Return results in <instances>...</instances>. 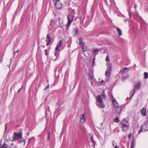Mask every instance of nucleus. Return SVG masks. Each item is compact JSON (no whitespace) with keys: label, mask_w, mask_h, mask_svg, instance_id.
<instances>
[{"label":"nucleus","mask_w":148,"mask_h":148,"mask_svg":"<svg viewBox=\"0 0 148 148\" xmlns=\"http://www.w3.org/2000/svg\"><path fill=\"white\" fill-rule=\"evenodd\" d=\"M91 142L92 143H93V146L94 145H95L96 143L93 140L92 135V136L91 137Z\"/></svg>","instance_id":"393cba45"},{"label":"nucleus","mask_w":148,"mask_h":148,"mask_svg":"<svg viewBox=\"0 0 148 148\" xmlns=\"http://www.w3.org/2000/svg\"><path fill=\"white\" fill-rule=\"evenodd\" d=\"M103 82V79H102L100 82L101 83H102Z\"/></svg>","instance_id":"ea45409f"},{"label":"nucleus","mask_w":148,"mask_h":148,"mask_svg":"<svg viewBox=\"0 0 148 148\" xmlns=\"http://www.w3.org/2000/svg\"><path fill=\"white\" fill-rule=\"evenodd\" d=\"M49 136H50V132H49L48 133V140H49Z\"/></svg>","instance_id":"f704fd0d"},{"label":"nucleus","mask_w":148,"mask_h":148,"mask_svg":"<svg viewBox=\"0 0 148 148\" xmlns=\"http://www.w3.org/2000/svg\"><path fill=\"white\" fill-rule=\"evenodd\" d=\"M136 92L135 90V89H134L133 90H132L130 91V98L131 99L130 100H131L132 98L133 97L135 93Z\"/></svg>","instance_id":"f3484780"},{"label":"nucleus","mask_w":148,"mask_h":148,"mask_svg":"<svg viewBox=\"0 0 148 148\" xmlns=\"http://www.w3.org/2000/svg\"><path fill=\"white\" fill-rule=\"evenodd\" d=\"M112 145L114 146V142H113V143H112Z\"/></svg>","instance_id":"c03bdc74"},{"label":"nucleus","mask_w":148,"mask_h":148,"mask_svg":"<svg viewBox=\"0 0 148 148\" xmlns=\"http://www.w3.org/2000/svg\"><path fill=\"white\" fill-rule=\"evenodd\" d=\"M100 96L101 97H102L103 99H105L106 98V95L105 94L104 91H103L101 93Z\"/></svg>","instance_id":"4be33fe9"},{"label":"nucleus","mask_w":148,"mask_h":148,"mask_svg":"<svg viewBox=\"0 0 148 148\" xmlns=\"http://www.w3.org/2000/svg\"><path fill=\"white\" fill-rule=\"evenodd\" d=\"M91 84L92 85H93V82H92V81H91Z\"/></svg>","instance_id":"79ce46f5"},{"label":"nucleus","mask_w":148,"mask_h":148,"mask_svg":"<svg viewBox=\"0 0 148 148\" xmlns=\"http://www.w3.org/2000/svg\"><path fill=\"white\" fill-rule=\"evenodd\" d=\"M106 65L107 66L106 70V71L108 72L111 73L112 71V64L110 63V62L107 63L106 64Z\"/></svg>","instance_id":"1a4fd4ad"},{"label":"nucleus","mask_w":148,"mask_h":148,"mask_svg":"<svg viewBox=\"0 0 148 148\" xmlns=\"http://www.w3.org/2000/svg\"><path fill=\"white\" fill-rule=\"evenodd\" d=\"M114 148H119V147L117 146H115L114 147Z\"/></svg>","instance_id":"a19ab883"},{"label":"nucleus","mask_w":148,"mask_h":148,"mask_svg":"<svg viewBox=\"0 0 148 148\" xmlns=\"http://www.w3.org/2000/svg\"><path fill=\"white\" fill-rule=\"evenodd\" d=\"M51 38L49 36V34H47V36L46 39V41L47 42L46 45L48 46L50 44L51 41Z\"/></svg>","instance_id":"9b49d317"},{"label":"nucleus","mask_w":148,"mask_h":148,"mask_svg":"<svg viewBox=\"0 0 148 148\" xmlns=\"http://www.w3.org/2000/svg\"><path fill=\"white\" fill-rule=\"evenodd\" d=\"M80 123L82 124H84L86 120V116L84 114H82L80 116Z\"/></svg>","instance_id":"6e6552de"},{"label":"nucleus","mask_w":148,"mask_h":148,"mask_svg":"<svg viewBox=\"0 0 148 148\" xmlns=\"http://www.w3.org/2000/svg\"><path fill=\"white\" fill-rule=\"evenodd\" d=\"M116 30L119 36H121L122 35V31L119 28L116 27Z\"/></svg>","instance_id":"6ab92c4d"},{"label":"nucleus","mask_w":148,"mask_h":148,"mask_svg":"<svg viewBox=\"0 0 148 148\" xmlns=\"http://www.w3.org/2000/svg\"><path fill=\"white\" fill-rule=\"evenodd\" d=\"M131 133H130L129 134L128 136V138H129V139L131 137Z\"/></svg>","instance_id":"e433bc0d"},{"label":"nucleus","mask_w":148,"mask_h":148,"mask_svg":"<svg viewBox=\"0 0 148 148\" xmlns=\"http://www.w3.org/2000/svg\"><path fill=\"white\" fill-rule=\"evenodd\" d=\"M143 130V128H140L138 130V132H139V134H140V133H141Z\"/></svg>","instance_id":"c756f323"},{"label":"nucleus","mask_w":148,"mask_h":148,"mask_svg":"<svg viewBox=\"0 0 148 148\" xmlns=\"http://www.w3.org/2000/svg\"><path fill=\"white\" fill-rule=\"evenodd\" d=\"M114 121L116 123H118L119 121V118L118 117H116L114 119Z\"/></svg>","instance_id":"b1692460"},{"label":"nucleus","mask_w":148,"mask_h":148,"mask_svg":"<svg viewBox=\"0 0 148 148\" xmlns=\"http://www.w3.org/2000/svg\"><path fill=\"white\" fill-rule=\"evenodd\" d=\"M129 69L125 67L120 71V73L122 75V80L127 79L129 76L128 74Z\"/></svg>","instance_id":"f03ea898"},{"label":"nucleus","mask_w":148,"mask_h":148,"mask_svg":"<svg viewBox=\"0 0 148 148\" xmlns=\"http://www.w3.org/2000/svg\"><path fill=\"white\" fill-rule=\"evenodd\" d=\"M79 41V44L81 47L82 49L84 52L86 51L87 50V46L85 45V43L82 41V38H80L78 39Z\"/></svg>","instance_id":"20e7f679"},{"label":"nucleus","mask_w":148,"mask_h":148,"mask_svg":"<svg viewBox=\"0 0 148 148\" xmlns=\"http://www.w3.org/2000/svg\"><path fill=\"white\" fill-rule=\"evenodd\" d=\"M93 78L94 76L92 75H89V77H88V79L89 80H90L91 81H92Z\"/></svg>","instance_id":"a878e982"},{"label":"nucleus","mask_w":148,"mask_h":148,"mask_svg":"<svg viewBox=\"0 0 148 148\" xmlns=\"http://www.w3.org/2000/svg\"><path fill=\"white\" fill-rule=\"evenodd\" d=\"M115 108H116L115 111L116 114H119L121 113L122 110L121 107V106H118Z\"/></svg>","instance_id":"f8f14e48"},{"label":"nucleus","mask_w":148,"mask_h":148,"mask_svg":"<svg viewBox=\"0 0 148 148\" xmlns=\"http://www.w3.org/2000/svg\"><path fill=\"white\" fill-rule=\"evenodd\" d=\"M99 51V49H94L93 51V53H95Z\"/></svg>","instance_id":"c85d7f7f"},{"label":"nucleus","mask_w":148,"mask_h":148,"mask_svg":"<svg viewBox=\"0 0 148 148\" xmlns=\"http://www.w3.org/2000/svg\"><path fill=\"white\" fill-rule=\"evenodd\" d=\"M55 52L54 53V55L55 56H57V55H58V53L57 52L58 51H55Z\"/></svg>","instance_id":"473e14b6"},{"label":"nucleus","mask_w":148,"mask_h":148,"mask_svg":"<svg viewBox=\"0 0 148 148\" xmlns=\"http://www.w3.org/2000/svg\"><path fill=\"white\" fill-rule=\"evenodd\" d=\"M34 137H32L31 139H34Z\"/></svg>","instance_id":"a18cd8bd"},{"label":"nucleus","mask_w":148,"mask_h":148,"mask_svg":"<svg viewBox=\"0 0 148 148\" xmlns=\"http://www.w3.org/2000/svg\"><path fill=\"white\" fill-rule=\"evenodd\" d=\"M56 22L53 19L51 20L49 26H48L49 31H53Z\"/></svg>","instance_id":"423d86ee"},{"label":"nucleus","mask_w":148,"mask_h":148,"mask_svg":"<svg viewBox=\"0 0 148 148\" xmlns=\"http://www.w3.org/2000/svg\"><path fill=\"white\" fill-rule=\"evenodd\" d=\"M49 85H47L45 88H44V90H45L47 89H48L49 88Z\"/></svg>","instance_id":"7c9ffc66"},{"label":"nucleus","mask_w":148,"mask_h":148,"mask_svg":"<svg viewBox=\"0 0 148 148\" xmlns=\"http://www.w3.org/2000/svg\"><path fill=\"white\" fill-rule=\"evenodd\" d=\"M62 45V40L59 41V42L57 44V45L55 48V51H58L59 49V48Z\"/></svg>","instance_id":"9d476101"},{"label":"nucleus","mask_w":148,"mask_h":148,"mask_svg":"<svg viewBox=\"0 0 148 148\" xmlns=\"http://www.w3.org/2000/svg\"><path fill=\"white\" fill-rule=\"evenodd\" d=\"M96 101H97V104L99 108H103L105 107V105L103 103L102 98L101 96L98 95L97 97Z\"/></svg>","instance_id":"7ed1b4c3"},{"label":"nucleus","mask_w":148,"mask_h":148,"mask_svg":"<svg viewBox=\"0 0 148 148\" xmlns=\"http://www.w3.org/2000/svg\"><path fill=\"white\" fill-rule=\"evenodd\" d=\"M141 85V83L140 82H138L135 86L136 88L139 89L140 88Z\"/></svg>","instance_id":"a211bd4d"},{"label":"nucleus","mask_w":148,"mask_h":148,"mask_svg":"<svg viewBox=\"0 0 148 148\" xmlns=\"http://www.w3.org/2000/svg\"><path fill=\"white\" fill-rule=\"evenodd\" d=\"M74 17L72 15H68L67 16L68 22L66 25L67 27H69L73 21Z\"/></svg>","instance_id":"0eeeda50"},{"label":"nucleus","mask_w":148,"mask_h":148,"mask_svg":"<svg viewBox=\"0 0 148 148\" xmlns=\"http://www.w3.org/2000/svg\"><path fill=\"white\" fill-rule=\"evenodd\" d=\"M121 125L122 130L123 132L127 131L128 130L130 123L128 121L124 119L121 122Z\"/></svg>","instance_id":"f257e3e1"},{"label":"nucleus","mask_w":148,"mask_h":148,"mask_svg":"<svg viewBox=\"0 0 148 148\" xmlns=\"http://www.w3.org/2000/svg\"><path fill=\"white\" fill-rule=\"evenodd\" d=\"M144 79H147L148 78V73L146 72H145L144 73Z\"/></svg>","instance_id":"5701e85b"},{"label":"nucleus","mask_w":148,"mask_h":148,"mask_svg":"<svg viewBox=\"0 0 148 148\" xmlns=\"http://www.w3.org/2000/svg\"><path fill=\"white\" fill-rule=\"evenodd\" d=\"M63 101L62 100H59L56 103V106L58 108H59L63 104Z\"/></svg>","instance_id":"dca6fc26"},{"label":"nucleus","mask_w":148,"mask_h":148,"mask_svg":"<svg viewBox=\"0 0 148 148\" xmlns=\"http://www.w3.org/2000/svg\"><path fill=\"white\" fill-rule=\"evenodd\" d=\"M111 74V73L108 72H105V75L107 77L109 78L110 77Z\"/></svg>","instance_id":"aec40b11"},{"label":"nucleus","mask_w":148,"mask_h":148,"mask_svg":"<svg viewBox=\"0 0 148 148\" xmlns=\"http://www.w3.org/2000/svg\"><path fill=\"white\" fill-rule=\"evenodd\" d=\"M22 138V133H16L14 132V135L13 136V139L12 140V141L14 142L17 140Z\"/></svg>","instance_id":"39448f33"},{"label":"nucleus","mask_w":148,"mask_h":148,"mask_svg":"<svg viewBox=\"0 0 148 148\" xmlns=\"http://www.w3.org/2000/svg\"><path fill=\"white\" fill-rule=\"evenodd\" d=\"M45 54L46 55H47L48 54V53L47 52V50L46 49L45 50Z\"/></svg>","instance_id":"72a5a7b5"},{"label":"nucleus","mask_w":148,"mask_h":148,"mask_svg":"<svg viewBox=\"0 0 148 148\" xmlns=\"http://www.w3.org/2000/svg\"><path fill=\"white\" fill-rule=\"evenodd\" d=\"M75 32H76V33H77V30H76V31H75Z\"/></svg>","instance_id":"49530a36"},{"label":"nucleus","mask_w":148,"mask_h":148,"mask_svg":"<svg viewBox=\"0 0 148 148\" xmlns=\"http://www.w3.org/2000/svg\"><path fill=\"white\" fill-rule=\"evenodd\" d=\"M134 137H133L131 143V146L130 148H134Z\"/></svg>","instance_id":"412c9836"},{"label":"nucleus","mask_w":148,"mask_h":148,"mask_svg":"<svg viewBox=\"0 0 148 148\" xmlns=\"http://www.w3.org/2000/svg\"><path fill=\"white\" fill-rule=\"evenodd\" d=\"M22 86L21 88L18 90V93H19L20 92V91L22 89Z\"/></svg>","instance_id":"c9c22d12"},{"label":"nucleus","mask_w":148,"mask_h":148,"mask_svg":"<svg viewBox=\"0 0 148 148\" xmlns=\"http://www.w3.org/2000/svg\"><path fill=\"white\" fill-rule=\"evenodd\" d=\"M55 6L56 8L58 9H60L62 8V4L61 2H56Z\"/></svg>","instance_id":"4468645a"},{"label":"nucleus","mask_w":148,"mask_h":148,"mask_svg":"<svg viewBox=\"0 0 148 148\" xmlns=\"http://www.w3.org/2000/svg\"><path fill=\"white\" fill-rule=\"evenodd\" d=\"M54 1H55L56 2H60L59 1L60 0H53Z\"/></svg>","instance_id":"58836bf2"},{"label":"nucleus","mask_w":148,"mask_h":148,"mask_svg":"<svg viewBox=\"0 0 148 148\" xmlns=\"http://www.w3.org/2000/svg\"><path fill=\"white\" fill-rule=\"evenodd\" d=\"M19 50H17L16 51H14V54L15 55L16 53H18L19 51Z\"/></svg>","instance_id":"2f4dec72"},{"label":"nucleus","mask_w":148,"mask_h":148,"mask_svg":"<svg viewBox=\"0 0 148 148\" xmlns=\"http://www.w3.org/2000/svg\"><path fill=\"white\" fill-rule=\"evenodd\" d=\"M28 140V141H29L28 144H29L30 142V139H29Z\"/></svg>","instance_id":"37998d69"},{"label":"nucleus","mask_w":148,"mask_h":148,"mask_svg":"<svg viewBox=\"0 0 148 148\" xmlns=\"http://www.w3.org/2000/svg\"><path fill=\"white\" fill-rule=\"evenodd\" d=\"M112 102L115 108H116V107L118 106H119V104L117 102L116 100L114 99V98L113 97L112 95Z\"/></svg>","instance_id":"ddd939ff"},{"label":"nucleus","mask_w":148,"mask_h":148,"mask_svg":"<svg viewBox=\"0 0 148 148\" xmlns=\"http://www.w3.org/2000/svg\"><path fill=\"white\" fill-rule=\"evenodd\" d=\"M95 58H94L93 59V65H94L95 64Z\"/></svg>","instance_id":"4c0bfd02"},{"label":"nucleus","mask_w":148,"mask_h":148,"mask_svg":"<svg viewBox=\"0 0 148 148\" xmlns=\"http://www.w3.org/2000/svg\"><path fill=\"white\" fill-rule=\"evenodd\" d=\"M147 101H148V99H147Z\"/></svg>","instance_id":"de8ad7c7"},{"label":"nucleus","mask_w":148,"mask_h":148,"mask_svg":"<svg viewBox=\"0 0 148 148\" xmlns=\"http://www.w3.org/2000/svg\"><path fill=\"white\" fill-rule=\"evenodd\" d=\"M8 147L7 145L5 143H4L1 148H7Z\"/></svg>","instance_id":"bb28decb"},{"label":"nucleus","mask_w":148,"mask_h":148,"mask_svg":"<svg viewBox=\"0 0 148 148\" xmlns=\"http://www.w3.org/2000/svg\"><path fill=\"white\" fill-rule=\"evenodd\" d=\"M106 62H108L109 61V57L108 56H106Z\"/></svg>","instance_id":"cd10ccee"},{"label":"nucleus","mask_w":148,"mask_h":148,"mask_svg":"<svg viewBox=\"0 0 148 148\" xmlns=\"http://www.w3.org/2000/svg\"><path fill=\"white\" fill-rule=\"evenodd\" d=\"M140 112L141 114L144 116H145L147 115L146 109L145 107H143L141 109Z\"/></svg>","instance_id":"2eb2a0df"}]
</instances>
